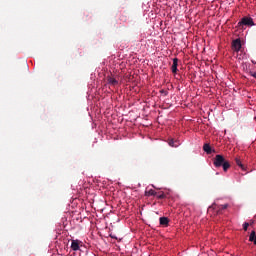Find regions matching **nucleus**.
I'll list each match as a JSON object with an SVG mask.
<instances>
[{"instance_id": "nucleus-1", "label": "nucleus", "mask_w": 256, "mask_h": 256, "mask_svg": "<svg viewBox=\"0 0 256 256\" xmlns=\"http://www.w3.org/2000/svg\"><path fill=\"white\" fill-rule=\"evenodd\" d=\"M213 165L214 167H223V171H228L229 168L231 167V164L229 163V161L225 160V157H223V155L218 154L214 157L213 159Z\"/></svg>"}, {"instance_id": "nucleus-2", "label": "nucleus", "mask_w": 256, "mask_h": 256, "mask_svg": "<svg viewBox=\"0 0 256 256\" xmlns=\"http://www.w3.org/2000/svg\"><path fill=\"white\" fill-rule=\"evenodd\" d=\"M255 25V22H253V18L251 17H243L241 21L238 22L237 28L238 29H243V27H253Z\"/></svg>"}, {"instance_id": "nucleus-3", "label": "nucleus", "mask_w": 256, "mask_h": 256, "mask_svg": "<svg viewBox=\"0 0 256 256\" xmlns=\"http://www.w3.org/2000/svg\"><path fill=\"white\" fill-rule=\"evenodd\" d=\"M227 207H229V204H222V205L214 204L213 205V209H215V211L217 212L218 215H221V213H223V211H225V209H227Z\"/></svg>"}, {"instance_id": "nucleus-4", "label": "nucleus", "mask_w": 256, "mask_h": 256, "mask_svg": "<svg viewBox=\"0 0 256 256\" xmlns=\"http://www.w3.org/2000/svg\"><path fill=\"white\" fill-rule=\"evenodd\" d=\"M241 39H236V40H233L232 42V49L233 51H236V53H239V51H241Z\"/></svg>"}, {"instance_id": "nucleus-5", "label": "nucleus", "mask_w": 256, "mask_h": 256, "mask_svg": "<svg viewBox=\"0 0 256 256\" xmlns=\"http://www.w3.org/2000/svg\"><path fill=\"white\" fill-rule=\"evenodd\" d=\"M81 241L79 240H72L71 249L72 251H79V244Z\"/></svg>"}, {"instance_id": "nucleus-6", "label": "nucleus", "mask_w": 256, "mask_h": 256, "mask_svg": "<svg viewBox=\"0 0 256 256\" xmlns=\"http://www.w3.org/2000/svg\"><path fill=\"white\" fill-rule=\"evenodd\" d=\"M249 241L250 243H253V245H256V232L255 230H252L249 235Z\"/></svg>"}, {"instance_id": "nucleus-7", "label": "nucleus", "mask_w": 256, "mask_h": 256, "mask_svg": "<svg viewBox=\"0 0 256 256\" xmlns=\"http://www.w3.org/2000/svg\"><path fill=\"white\" fill-rule=\"evenodd\" d=\"M178 63H179V59L174 58L173 59V64H172V73H177V71H179L177 69Z\"/></svg>"}, {"instance_id": "nucleus-8", "label": "nucleus", "mask_w": 256, "mask_h": 256, "mask_svg": "<svg viewBox=\"0 0 256 256\" xmlns=\"http://www.w3.org/2000/svg\"><path fill=\"white\" fill-rule=\"evenodd\" d=\"M159 221L160 225H163V227H167V225H169V218L167 217H160Z\"/></svg>"}, {"instance_id": "nucleus-9", "label": "nucleus", "mask_w": 256, "mask_h": 256, "mask_svg": "<svg viewBox=\"0 0 256 256\" xmlns=\"http://www.w3.org/2000/svg\"><path fill=\"white\" fill-rule=\"evenodd\" d=\"M203 151H205L207 155H211V153H213V149H211V146L209 144H204Z\"/></svg>"}, {"instance_id": "nucleus-10", "label": "nucleus", "mask_w": 256, "mask_h": 256, "mask_svg": "<svg viewBox=\"0 0 256 256\" xmlns=\"http://www.w3.org/2000/svg\"><path fill=\"white\" fill-rule=\"evenodd\" d=\"M107 81H108V83H109L110 85H113V86L119 85V81H117V79H115V78H113V77H108V78H107Z\"/></svg>"}, {"instance_id": "nucleus-11", "label": "nucleus", "mask_w": 256, "mask_h": 256, "mask_svg": "<svg viewBox=\"0 0 256 256\" xmlns=\"http://www.w3.org/2000/svg\"><path fill=\"white\" fill-rule=\"evenodd\" d=\"M168 145H170V147H177L179 145V142H177L173 139H170V140H168Z\"/></svg>"}, {"instance_id": "nucleus-12", "label": "nucleus", "mask_w": 256, "mask_h": 256, "mask_svg": "<svg viewBox=\"0 0 256 256\" xmlns=\"http://www.w3.org/2000/svg\"><path fill=\"white\" fill-rule=\"evenodd\" d=\"M146 195L148 197H154L155 195H157V192L153 189H150L148 192H146Z\"/></svg>"}, {"instance_id": "nucleus-13", "label": "nucleus", "mask_w": 256, "mask_h": 256, "mask_svg": "<svg viewBox=\"0 0 256 256\" xmlns=\"http://www.w3.org/2000/svg\"><path fill=\"white\" fill-rule=\"evenodd\" d=\"M236 165H238V167H241V169L245 170V166L243 165V163H241V160L239 158H236Z\"/></svg>"}, {"instance_id": "nucleus-14", "label": "nucleus", "mask_w": 256, "mask_h": 256, "mask_svg": "<svg viewBox=\"0 0 256 256\" xmlns=\"http://www.w3.org/2000/svg\"><path fill=\"white\" fill-rule=\"evenodd\" d=\"M161 95H164L165 97H167L169 95V92L167 90H160Z\"/></svg>"}, {"instance_id": "nucleus-15", "label": "nucleus", "mask_w": 256, "mask_h": 256, "mask_svg": "<svg viewBox=\"0 0 256 256\" xmlns=\"http://www.w3.org/2000/svg\"><path fill=\"white\" fill-rule=\"evenodd\" d=\"M165 197H167V195H165V193L159 194L157 196L158 199H165Z\"/></svg>"}, {"instance_id": "nucleus-16", "label": "nucleus", "mask_w": 256, "mask_h": 256, "mask_svg": "<svg viewBox=\"0 0 256 256\" xmlns=\"http://www.w3.org/2000/svg\"><path fill=\"white\" fill-rule=\"evenodd\" d=\"M243 229H244V231H247V229H249V223H244L243 224Z\"/></svg>"}, {"instance_id": "nucleus-17", "label": "nucleus", "mask_w": 256, "mask_h": 256, "mask_svg": "<svg viewBox=\"0 0 256 256\" xmlns=\"http://www.w3.org/2000/svg\"><path fill=\"white\" fill-rule=\"evenodd\" d=\"M251 77H254L256 79V72H250Z\"/></svg>"}, {"instance_id": "nucleus-18", "label": "nucleus", "mask_w": 256, "mask_h": 256, "mask_svg": "<svg viewBox=\"0 0 256 256\" xmlns=\"http://www.w3.org/2000/svg\"><path fill=\"white\" fill-rule=\"evenodd\" d=\"M110 237H111L112 239H117V237H115V236H113V235H111V234H110Z\"/></svg>"}]
</instances>
